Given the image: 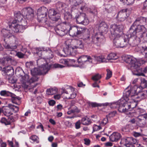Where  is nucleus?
Segmentation results:
<instances>
[{
    "instance_id": "1",
    "label": "nucleus",
    "mask_w": 147,
    "mask_h": 147,
    "mask_svg": "<svg viewBox=\"0 0 147 147\" xmlns=\"http://www.w3.org/2000/svg\"><path fill=\"white\" fill-rule=\"evenodd\" d=\"M25 18L21 20L18 22L21 23V24H13L9 25L6 27V28H3L1 30V34L3 38L6 39L12 38L14 37L13 34L15 33L22 32L25 29L26 26L27 24V22Z\"/></svg>"
},
{
    "instance_id": "2",
    "label": "nucleus",
    "mask_w": 147,
    "mask_h": 147,
    "mask_svg": "<svg viewBox=\"0 0 147 147\" xmlns=\"http://www.w3.org/2000/svg\"><path fill=\"white\" fill-rule=\"evenodd\" d=\"M136 98H121L117 102L111 104L110 107L111 108H117L118 111L121 113H126L134 108L137 105L138 100Z\"/></svg>"
},
{
    "instance_id": "3",
    "label": "nucleus",
    "mask_w": 147,
    "mask_h": 147,
    "mask_svg": "<svg viewBox=\"0 0 147 147\" xmlns=\"http://www.w3.org/2000/svg\"><path fill=\"white\" fill-rule=\"evenodd\" d=\"M146 21V18L140 16L137 18L130 28L129 32L132 35L137 34L141 37L142 34L146 31L147 29L143 25L145 24Z\"/></svg>"
},
{
    "instance_id": "4",
    "label": "nucleus",
    "mask_w": 147,
    "mask_h": 147,
    "mask_svg": "<svg viewBox=\"0 0 147 147\" xmlns=\"http://www.w3.org/2000/svg\"><path fill=\"white\" fill-rule=\"evenodd\" d=\"M123 26L122 25L114 24L111 25L110 31L111 39L113 40V46L116 48H121L120 40H118L123 33Z\"/></svg>"
},
{
    "instance_id": "5",
    "label": "nucleus",
    "mask_w": 147,
    "mask_h": 147,
    "mask_svg": "<svg viewBox=\"0 0 147 147\" xmlns=\"http://www.w3.org/2000/svg\"><path fill=\"white\" fill-rule=\"evenodd\" d=\"M127 63L129 64V66L132 70L136 72L135 75L138 76H145L144 73H147V66L143 68H140L138 65L137 60L133 57H128L127 59Z\"/></svg>"
},
{
    "instance_id": "6",
    "label": "nucleus",
    "mask_w": 147,
    "mask_h": 147,
    "mask_svg": "<svg viewBox=\"0 0 147 147\" xmlns=\"http://www.w3.org/2000/svg\"><path fill=\"white\" fill-rule=\"evenodd\" d=\"M45 62L47 63L45 59L41 58L37 60V64L41 65V66L38 68H34L31 70V73L33 72L34 75H44L49 70L50 66L47 63L44 65Z\"/></svg>"
},
{
    "instance_id": "7",
    "label": "nucleus",
    "mask_w": 147,
    "mask_h": 147,
    "mask_svg": "<svg viewBox=\"0 0 147 147\" xmlns=\"http://www.w3.org/2000/svg\"><path fill=\"white\" fill-rule=\"evenodd\" d=\"M29 76L27 74L20 77V80L22 83L25 88L30 89L34 88L37 85V84L35 82L38 80V78L36 76H33L29 79Z\"/></svg>"
},
{
    "instance_id": "8",
    "label": "nucleus",
    "mask_w": 147,
    "mask_h": 147,
    "mask_svg": "<svg viewBox=\"0 0 147 147\" xmlns=\"http://www.w3.org/2000/svg\"><path fill=\"white\" fill-rule=\"evenodd\" d=\"M3 38L4 42V43L3 44V46L5 49L11 51L10 53V54L13 53L16 56L20 58H22L24 57V54L20 52H17L16 51L14 50L17 48L18 45L16 42H15L14 43H10L9 44L7 43V41L11 38L6 39L5 38Z\"/></svg>"
},
{
    "instance_id": "9",
    "label": "nucleus",
    "mask_w": 147,
    "mask_h": 147,
    "mask_svg": "<svg viewBox=\"0 0 147 147\" xmlns=\"http://www.w3.org/2000/svg\"><path fill=\"white\" fill-rule=\"evenodd\" d=\"M138 86L136 85L132 87L129 86L125 89L123 93V97L122 98H125L127 100L129 99L133 98L132 97H134L135 98H137V90Z\"/></svg>"
},
{
    "instance_id": "10",
    "label": "nucleus",
    "mask_w": 147,
    "mask_h": 147,
    "mask_svg": "<svg viewBox=\"0 0 147 147\" xmlns=\"http://www.w3.org/2000/svg\"><path fill=\"white\" fill-rule=\"evenodd\" d=\"M86 30V29L85 28L73 26L70 27L68 31L70 36L74 37L82 34L85 32Z\"/></svg>"
},
{
    "instance_id": "11",
    "label": "nucleus",
    "mask_w": 147,
    "mask_h": 147,
    "mask_svg": "<svg viewBox=\"0 0 147 147\" xmlns=\"http://www.w3.org/2000/svg\"><path fill=\"white\" fill-rule=\"evenodd\" d=\"M71 40H68L65 41V45L63 51L65 54V56H74V47L71 42Z\"/></svg>"
},
{
    "instance_id": "12",
    "label": "nucleus",
    "mask_w": 147,
    "mask_h": 147,
    "mask_svg": "<svg viewBox=\"0 0 147 147\" xmlns=\"http://www.w3.org/2000/svg\"><path fill=\"white\" fill-rule=\"evenodd\" d=\"M19 111V108L11 104H8V106L4 107L3 112L4 115L7 117L13 114L12 112L17 113Z\"/></svg>"
},
{
    "instance_id": "13",
    "label": "nucleus",
    "mask_w": 147,
    "mask_h": 147,
    "mask_svg": "<svg viewBox=\"0 0 147 147\" xmlns=\"http://www.w3.org/2000/svg\"><path fill=\"white\" fill-rule=\"evenodd\" d=\"M0 94L2 96L11 97L12 98V102L16 104H17V101H19L21 99L20 98L14 94L6 90L1 91L0 92Z\"/></svg>"
},
{
    "instance_id": "14",
    "label": "nucleus",
    "mask_w": 147,
    "mask_h": 147,
    "mask_svg": "<svg viewBox=\"0 0 147 147\" xmlns=\"http://www.w3.org/2000/svg\"><path fill=\"white\" fill-rule=\"evenodd\" d=\"M68 26L66 24H61L57 25L55 28V30L57 34L61 36H63L66 34L68 32V30L67 28Z\"/></svg>"
},
{
    "instance_id": "15",
    "label": "nucleus",
    "mask_w": 147,
    "mask_h": 147,
    "mask_svg": "<svg viewBox=\"0 0 147 147\" xmlns=\"http://www.w3.org/2000/svg\"><path fill=\"white\" fill-rule=\"evenodd\" d=\"M48 16L52 20L55 22L60 20V14L59 11L54 9H49L48 11Z\"/></svg>"
},
{
    "instance_id": "16",
    "label": "nucleus",
    "mask_w": 147,
    "mask_h": 147,
    "mask_svg": "<svg viewBox=\"0 0 147 147\" xmlns=\"http://www.w3.org/2000/svg\"><path fill=\"white\" fill-rule=\"evenodd\" d=\"M129 33L130 35V37L129 38V45L132 47L138 45L140 42V38H143L144 34H142V36L141 37L137 34L132 35L130 32H129Z\"/></svg>"
},
{
    "instance_id": "17",
    "label": "nucleus",
    "mask_w": 147,
    "mask_h": 147,
    "mask_svg": "<svg viewBox=\"0 0 147 147\" xmlns=\"http://www.w3.org/2000/svg\"><path fill=\"white\" fill-rule=\"evenodd\" d=\"M76 20L77 24L84 25H87L89 23V20L85 13H81L78 16L76 17Z\"/></svg>"
},
{
    "instance_id": "18",
    "label": "nucleus",
    "mask_w": 147,
    "mask_h": 147,
    "mask_svg": "<svg viewBox=\"0 0 147 147\" xmlns=\"http://www.w3.org/2000/svg\"><path fill=\"white\" fill-rule=\"evenodd\" d=\"M102 34L101 32H96L93 34L92 37V42L98 46L103 41Z\"/></svg>"
},
{
    "instance_id": "19",
    "label": "nucleus",
    "mask_w": 147,
    "mask_h": 147,
    "mask_svg": "<svg viewBox=\"0 0 147 147\" xmlns=\"http://www.w3.org/2000/svg\"><path fill=\"white\" fill-rule=\"evenodd\" d=\"M22 13L24 18L30 20L34 17L33 10L31 7L25 8L22 10Z\"/></svg>"
},
{
    "instance_id": "20",
    "label": "nucleus",
    "mask_w": 147,
    "mask_h": 147,
    "mask_svg": "<svg viewBox=\"0 0 147 147\" xmlns=\"http://www.w3.org/2000/svg\"><path fill=\"white\" fill-rule=\"evenodd\" d=\"M127 10V8L123 9L118 12L116 18L119 21L123 22L125 20L127 17L126 13Z\"/></svg>"
},
{
    "instance_id": "21",
    "label": "nucleus",
    "mask_w": 147,
    "mask_h": 147,
    "mask_svg": "<svg viewBox=\"0 0 147 147\" xmlns=\"http://www.w3.org/2000/svg\"><path fill=\"white\" fill-rule=\"evenodd\" d=\"M124 145L127 147H134V144L137 142L135 139L132 137H128L124 140Z\"/></svg>"
},
{
    "instance_id": "22",
    "label": "nucleus",
    "mask_w": 147,
    "mask_h": 147,
    "mask_svg": "<svg viewBox=\"0 0 147 147\" xmlns=\"http://www.w3.org/2000/svg\"><path fill=\"white\" fill-rule=\"evenodd\" d=\"M137 121L140 126L145 125L147 123V113L139 115L138 117Z\"/></svg>"
},
{
    "instance_id": "23",
    "label": "nucleus",
    "mask_w": 147,
    "mask_h": 147,
    "mask_svg": "<svg viewBox=\"0 0 147 147\" xmlns=\"http://www.w3.org/2000/svg\"><path fill=\"white\" fill-rule=\"evenodd\" d=\"M92 62V58L89 56L82 55L79 57L78 59V62L80 65H82L86 61Z\"/></svg>"
},
{
    "instance_id": "24",
    "label": "nucleus",
    "mask_w": 147,
    "mask_h": 147,
    "mask_svg": "<svg viewBox=\"0 0 147 147\" xmlns=\"http://www.w3.org/2000/svg\"><path fill=\"white\" fill-rule=\"evenodd\" d=\"M14 61L13 59L11 57L6 56L4 58L1 62L3 66H7L12 64L13 63Z\"/></svg>"
},
{
    "instance_id": "25",
    "label": "nucleus",
    "mask_w": 147,
    "mask_h": 147,
    "mask_svg": "<svg viewBox=\"0 0 147 147\" xmlns=\"http://www.w3.org/2000/svg\"><path fill=\"white\" fill-rule=\"evenodd\" d=\"M48 12V9L45 7H42L39 8L37 10V16L38 18H40V16L47 17Z\"/></svg>"
},
{
    "instance_id": "26",
    "label": "nucleus",
    "mask_w": 147,
    "mask_h": 147,
    "mask_svg": "<svg viewBox=\"0 0 147 147\" xmlns=\"http://www.w3.org/2000/svg\"><path fill=\"white\" fill-rule=\"evenodd\" d=\"M98 30L99 31L98 32L102 33L103 32H106L107 31L108 26L107 24L104 22H101L97 25Z\"/></svg>"
},
{
    "instance_id": "27",
    "label": "nucleus",
    "mask_w": 147,
    "mask_h": 147,
    "mask_svg": "<svg viewBox=\"0 0 147 147\" xmlns=\"http://www.w3.org/2000/svg\"><path fill=\"white\" fill-rule=\"evenodd\" d=\"M14 17L15 20L13 21L11 24L15 25L19 21H20L21 20H22L24 16L22 13V14L20 11H16L14 13Z\"/></svg>"
},
{
    "instance_id": "28",
    "label": "nucleus",
    "mask_w": 147,
    "mask_h": 147,
    "mask_svg": "<svg viewBox=\"0 0 147 147\" xmlns=\"http://www.w3.org/2000/svg\"><path fill=\"white\" fill-rule=\"evenodd\" d=\"M121 137L120 134L118 132H114L109 136V139L112 142H115L120 140Z\"/></svg>"
},
{
    "instance_id": "29",
    "label": "nucleus",
    "mask_w": 147,
    "mask_h": 147,
    "mask_svg": "<svg viewBox=\"0 0 147 147\" xmlns=\"http://www.w3.org/2000/svg\"><path fill=\"white\" fill-rule=\"evenodd\" d=\"M75 61L74 59H61L59 61L60 63L65 65L67 66H71L75 63Z\"/></svg>"
},
{
    "instance_id": "30",
    "label": "nucleus",
    "mask_w": 147,
    "mask_h": 147,
    "mask_svg": "<svg viewBox=\"0 0 147 147\" xmlns=\"http://www.w3.org/2000/svg\"><path fill=\"white\" fill-rule=\"evenodd\" d=\"M3 67V71L7 75L11 76L13 74L14 69L13 67L10 65L5 66Z\"/></svg>"
},
{
    "instance_id": "31",
    "label": "nucleus",
    "mask_w": 147,
    "mask_h": 147,
    "mask_svg": "<svg viewBox=\"0 0 147 147\" xmlns=\"http://www.w3.org/2000/svg\"><path fill=\"white\" fill-rule=\"evenodd\" d=\"M121 47L123 48L129 44V38L127 35H125L123 37L120 39Z\"/></svg>"
},
{
    "instance_id": "32",
    "label": "nucleus",
    "mask_w": 147,
    "mask_h": 147,
    "mask_svg": "<svg viewBox=\"0 0 147 147\" xmlns=\"http://www.w3.org/2000/svg\"><path fill=\"white\" fill-rule=\"evenodd\" d=\"M48 52L49 51H47V50L44 47L39 48L36 49L35 54L36 55L38 56L39 57H41L42 54L45 53L48 54Z\"/></svg>"
},
{
    "instance_id": "33",
    "label": "nucleus",
    "mask_w": 147,
    "mask_h": 147,
    "mask_svg": "<svg viewBox=\"0 0 147 147\" xmlns=\"http://www.w3.org/2000/svg\"><path fill=\"white\" fill-rule=\"evenodd\" d=\"M80 111V110L77 107L74 105H72L71 106L70 110L67 112V113L70 115L72 113H78Z\"/></svg>"
},
{
    "instance_id": "34",
    "label": "nucleus",
    "mask_w": 147,
    "mask_h": 147,
    "mask_svg": "<svg viewBox=\"0 0 147 147\" xmlns=\"http://www.w3.org/2000/svg\"><path fill=\"white\" fill-rule=\"evenodd\" d=\"M40 18H38V16H37L38 21L40 24L42 25L45 26L46 24H48V22L47 21V17H43L40 16Z\"/></svg>"
},
{
    "instance_id": "35",
    "label": "nucleus",
    "mask_w": 147,
    "mask_h": 147,
    "mask_svg": "<svg viewBox=\"0 0 147 147\" xmlns=\"http://www.w3.org/2000/svg\"><path fill=\"white\" fill-rule=\"evenodd\" d=\"M94 57L95 60L99 62H107V61L105 56L101 55L99 56H94Z\"/></svg>"
},
{
    "instance_id": "36",
    "label": "nucleus",
    "mask_w": 147,
    "mask_h": 147,
    "mask_svg": "<svg viewBox=\"0 0 147 147\" xmlns=\"http://www.w3.org/2000/svg\"><path fill=\"white\" fill-rule=\"evenodd\" d=\"M81 121L82 123L84 125H88L91 123L90 119L87 117L82 118Z\"/></svg>"
},
{
    "instance_id": "37",
    "label": "nucleus",
    "mask_w": 147,
    "mask_h": 147,
    "mask_svg": "<svg viewBox=\"0 0 147 147\" xmlns=\"http://www.w3.org/2000/svg\"><path fill=\"white\" fill-rule=\"evenodd\" d=\"M118 58V56L115 53H111L109 54L107 56L106 59L107 62L109 60L116 59Z\"/></svg>"
},
{
    "instance_id": "38",
    "label": "nucleus",
    "mask_w": 147,
    "mask_h": 147,
    "mask_svg": "<svg viewBox=\"0 0 147 147\" xmlns=\"http://www.w3.org/2000/svg\"><path fill=\"white\" fill-rule=\"evenodd\" d=\"M57 89L55 87L48 89L46 90L47 94L48 95H53L57 93Z\"/></svg>"
},
{
    "instance_id": "39",
    "label": "nucleus",
    "mask_w": 147,
    "mask_h": 147,
    "mask_svg": "<svg viewBox=\"0 0 147 147\" xmlns=\"http://www.w3.org/2000/svg\"><path fill=\"white\" fill-rule=\"evenodd\" d=\"M140 86L142 88L147 87V81L144 78L141 77Z\"/></svg>"
},
{
    "instance_id": "40",
    "label": "nucleus",
    "mask_w": 147,
    "mask_h": 147,
    "mask_svg": "<svg viewBox=\"0 0 147 147\" xmlns=\"http://www.w3.org/2000/svg\"><path fill=\"white\" fill-rule=\"evenodd\" d=\"M126 5H131L134 3L135 0H120Z\"/></svg>"
},
{
    "instance_id": "41",
    "label": "nucleus",
    "mask_w": 147,
    "mask_h": 147,
    "mask_svg": "<svg viewBox=\"0 0 147 147\" xmlns=\"http://www.w3.org/2000/svg\"><path fill=\"white\" fill-rule=\"evenodd\" d=\"M76 43V47L77 48L81 49H82L84 48V44L81 40H77Z\"/></svg>"
},
{
    "instance_id": "42",
    "label": "nucleus",
    "mask_w": 147,
    "mask_h": 147,
    "mask_svg": "<svg viewBox=\"0 0 147 147\" xmlns=\"http://www.w3.org/2000/svg\"><path fill=\"white\" fill-rule=\"evenodd\" d=\"M74 89L71 87H69L67 88V90H66L65 89H63L62 92V94H63V93H65L67 94H70V91L74 90Z\"/></svg>"
},
{
    "instance_id": "43",
    "label": "nucleus",
    "mask_w": 147,
    "mask_h": 147,
    "mask_svg": "<svg viewBox=\"0 0 147 147\" xmlns=\"http://www.w3.org/2000/svg\"><path fill=\"white\" fill-rule=\"evenodd\" d=\"M138 96V98L139 97L141 98V99H143L147 97V96L146 95V91H144L142 92H141L138 94V96Z\"/></svg>"
},
{
    "instance_id": "44",
    "label": "nucleus",
    "mask_w": 147,
    "mask_h": 147,
    "mask_svg": "<svg viewBox=\"0 0 147 147\" xmlns=\"http://www.w3.org/2000/svg\"><path fill=\"white\" fill-rule=\"evenodd\" d=\"M101 78V76L98 74H97L93 76L92 79L94 81H97Z\"/></svg>"
},
{
    "instance_id": "45",
    "label": "nucleus",
    "mask_w": 147,
    "mask_h": 147,
    "mask_svg": "<svg viewBox=\"0 0 147 147\" xmlns=\"http://www.w3.org/2000/svg\"><path fill=\"white\" fill-rule=\"evenodd\" d=\"M1 122L3 123L4 124L6 125H10V122L5 117L2 118Z\"/></svg>"
},
{
    "instance_id": "46",
    "label": "nucleus",
    "mask_w": 147,
    "mask_h": 147,
    "mask_svg": "<svg viewBox=\"0 0 147 147\" xmlns=\"http://www.w3.org/2000/svg\"><path fill=\"white\" fill-rule=\"evenodd\" d=\"M30 139L32 140L33 141L36 142L37 143L39 142L38 140L39 138L38 137L35 135H32L30 138Z\"/></svg>"
},
{
    "instance_id": "47",
    "label": "nucleus",
    "mask_w": 147,
    "mask_h": 147,
    "mask_svg": "<svg viewBox=\"0 0 147 147\" xmlns=\"http://www.w3.org/2000/svg\"><path fill=\"white\" fill-rule=\"evenodd\" d=\"M107 77L106 78V79L108 80L112 76V72L109 69H107Z\"/></svg>"
},
{
    "instance_id": "48",
    "label": "nucleus",
    "mask_w": 147,
    "mask_h": 147,
    "mask_svg": "<svg viewBox=\"0 0 147 147\" xmlns=\"http://www.w3.org/2000/svg\"><path fill=\"white\" fill-rule=\"evenodd\" d=\"M76 96V94L74 92L72 93V94L70 93V96L67 95L66 96L65 98L66 99H71L75 98Z\"/></svg>"
},
{
    "instance_id": "49",
    "label": "nucleus",
    "mask_w": 147,
    "mask_h": 147,
    "mask_svg": "<svg viewBox=\"0 0 147 147\" xmlns=\"http://www.w3.org/2000/svg\"><path fill=\"white\" fill-rule=\"evenodd\" d=\"M89 12L94 16L97 14V11L96 9L95 8L90 9L89 10Z\"/></svg>"
},
{
    "instance_id": "50",
    "label": "nucleus",
    "mask_w": 147,
    "mask_h": 147,
    "mask_svg": "<svg viewBox=\"0 0 147 147\" xmlns=\"http://www.w3.org/2000/svg\"><path fill=\"white\" fill-rule=\"evenodd\" d=\"M108 122V117L107 116L100 123L101 125H105Z\"/></svg>"
},
{
    "instance_id": "51",
    "label": "nucleus",
    "mask_w": 147,
    "mask_h": 147,
    "mask_svg": "<svg viewBox=\"0 0 147 147\" xmlns=\"http://www.w3.org/2000/svg\"><path fill=\"white\" fill-rule=\"evenodd\" d=\"M81 123H82L80 120H78L76 122L75 126L76 129H78L80 128Z\"/></svg>"
},
{
    "instance_id": "52",
    "label": "nucleus",
    "mask_w": 147,
    "mask_h": 147,
    "mask_svg": "<svg viewBox=\"0 0 147 147\" xmlns=\"http://www.w3.org/2000/svg\"><path fill=\"white\" fill-rule=\"evenodd\" d=\"M53 67L55 68H62L65 66L59 64H54L52 65Z\"/></svg>"
},
{
    "instance_id": "53",
    "label": "nucleus",
    "mask_w": 147,
    "mask_h": 147,
    "mask_svg": "<svg viewBox=\"0 0 147 147\" xmlns=\"http://www.w3.org/2000/svg\"><path fill=\"white\" fill-rule=\"evenodd\" d=\"M64 18L66 20H70L72 18V15L70 13H67L65 15Z\"/></svg>"
},
{
    "instance_id": "54",
    "label": "nucleus",
    "mask_w": 147,
    "mask_h": 147,
    "mask_svg": "<svg viewBox=\"0 0 147 147\" xmlns=\"http://www.w3.org/2000/svg\"><path fill=\"white\" fill-rule=\"evenodd\" d=\"M133 134V136L136 137L141 136H142L141 133L136 132H134Z\"/></svg>"
},
{
    "instance_id": "55",
    "label": "nucleus",
    "mask_w": 147,
    "mask_h": 147,
    "mask_svg": "<svg viewBox=\"0 0 147 147\" xmlns=\"http://www.w3.org/2000/svg\"><path fill=\"white\" fill-rule=\"evenodd\" d=\"M100 81H96V82L92 84V86L93 87H97L98 88H99V86L98 85V84L99 83H100Z\"/></svg>"
},
{
    "instance_id": "56",
    "label": "nucleus",
    "mask_w": 147,
    "mask_h": 147,
    "mask_svg": "<svg viewBox=\"0 0 147 147\" xmlns=\"http://www.w3.org/2000/svg\"><path fill=\"white\" fill-rule=\"evenodd\" d=\"M84 144L87 145H89L90 143V140L87 138H85L84 139Z\"/></svg>"
},
{
    "instance_id": "57",
    "label": "nucleus",
    "mask_w": 147,
    "mask_h": 147,
    "mask_svg": "<svg viewBox=\"0 0 147 147\" xmlns=\"http://www.w3.org/2000/svg\"><path fill=\"white\" fill-rule=\"evenodd\" d=\"M116 114V112L115 111H113L112 112H111L108 115H107L108 116V117H113L115 116V114Z\"/></svg>"
},
{
    "instance_id": "58",
    "label": "nucleus",
    "mask_w": 147,
    "mask_h": 147,
    "mask_svg": "<svg viewBox=\"0 0 147 147\" xmlns=\"http://www.w3.org/2000/svg\"><path fill=\"white\" fill-rule=\"evenodd\" d=\"M48 103L50 105L53 106L55 104L56 102L53 100H51L49 101Z\"/></svg>"
},
{
    "instance_id": "59",
    "label": "nucleus",
    "mask_w": 147,
    "mask_h": 147,
    "mask_svg": "<svg viewBox=\"0 0 147 147\" xmlns=\"http://www.w3.org/2000/svg\"><path fill=\"white\" fill-rule=\"evenodd\" d=\"M142 48L144 50V51L145 54V57L147 58V52L146 51H147V47H142Z\"/></svg>"
},
{
    "instance_id": "60",
    "label": "nucleus",
    "mask_w": 147,
    "mask_h": 147,
    "mask_svg": "<svg viewBox=\"0 0 147 147\" xmlns=\"http://www.w3.org/2000/svg\"><path fill=\"white\" fill-rule=\"evenodd\" d=\"M53 97L55 99L59 100L61 98V96L60 94H57L54 95Z\"/></svg>"
},
{
    "instance_id": "61",
    "label": "nucleus",
    "mask_w": 147,
    "mask_h": 147,
    "mask_svg": "<svg viewBox=\"0 0 147 147\" xmlns=\"http://www.w3.org/2000/svg\"><path fill=\"white\" fill-rule=\"evenodd\" d=\"M57 111H59L63 109V106L59 104L57 106Z\"/></svg>"
},
{
    "instance_id": "62",
    "label": "nucleus",
    "mask_w": 147,
    "mask_h": 147,
    "mask_svg": "<svg viewBox=\"0 0 147 147\" xmlns=\"http://www.w3.org/2000/svg\"><path fill=\"white\" fill-rule=\"evenodd\" d=\"M8 120L9 121V122H10V124L13 121L14 119L13 118L12 116H10L9 117H7Z\"/></svg>"
},
{
    "instance_id": "63",
    "label": "nucleus",
    "mask_w": 147,
    "mask_h": 147,
    "mask_svg": "<svg viewBox=\"0 0 147 147\" xmlns=\"http://www.w3.org/2000/svg\"><path fill=\"white\" fill-rule=\"evenodd\" d=\"M143 9L146 10L145 11L147 10V0H146L144 3Z\"/></svg>"
},
{
    "instance_id": "64",
    "label": "nucleus",
    "mask_w": 147,
    "mask_h": 147,
    "mask_svg": "<svg viewBox=\"0 0 147 147\" xmlns=\"http://www.w3.org/2000/svg\"><path fill=\"white\" fill-rule=\"evenodd\" d=\"M113 143L111 142H108L105 144V146L107 147H111L113 146Z\"/></svg>"
}]
</instances>
